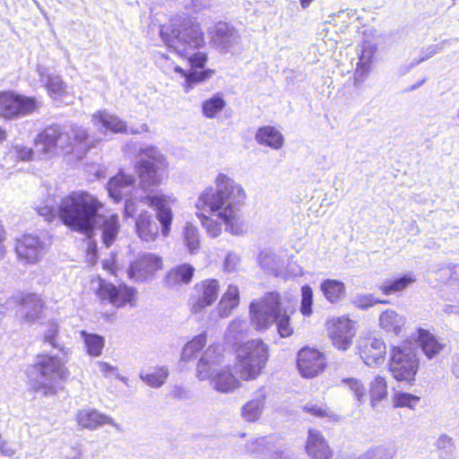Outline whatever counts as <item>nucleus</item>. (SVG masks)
Listing matches in <instances>:
<instances>
[{
	"label": "nucleus",
	"mask_w": 459,
	"mask_h": 459,
	"mask_svg": "<svg viewBox=\"0 0 459 459\" xmlns=\"http://www.w3.org/2000/svg\"><path fill=\"white\" fill-rule=\"evenodd\" d=\"M102 203L87 191H73L64 197L58 206L60 221L68 228L86 235L89 238L94 230H100L106 247H110L120 230L119 217L116 213L102 215Z\"/></svg>",
	"instance_id": "1"
},
{
	"label": "nucleus",
	"mask_w": 459,
	"mask_h": 459,
	"mask_svg": "<svg viewBox=\"0 0 459 459\" xmlns=\"http://www.w3.org/2000/svg\"><path fill=\"white\" fill-rule=\"evenodd\" d=\"M160 35L169 48L188 59L191 66L188 72L178 65L174 68L175 72L185 77L186 92L193 89L195 84L204 82L213 75V70H204L207 62L206 54L193 53L205 44L204 32L197 22L187 17L174 18L169 25L160 27Z\"/></svg>",
	"instance_id": "2"
},
{
	"label": "nucleus",
	"mask_w": 459,
	"mask_h": 459,
	"mask_svg": "<svg viewBox=\"0 0 459 459\" xmlns=\"http://www.w3.org/2000/svg\"><path fill=\"white\" fill-rule=\"evenodd\" d=\"M43 343L48 344L57 350L60 355L39 353L36 356L34 363L27 366L25 374L27 384L35 393L43 396L56 395L62 388V384L70 377L66 367L71 351L63 342H58V325L49 322L43 333Z\"/></svg>",
	"instance_id": "3"
},
{
	"label": "nucleus",
	"mask_w": 459,
	"mask_h": 459,
	"mask_svg": "<svg viewBox=\"0 0 459 459\" xmlns=\"http://www.w3.org/2000/svg\"><path fill=\"white\" fill-rule=\"evenodd\" d=\"M216 187L206 188L196 202L198 210L214 213L223 221L231 233L240 232L238 221L247 195L244 188L226 174L220 173L215 178Z\"/></svg>",
	"instance_id": "4"
},
{
	"label": "nucleus",
	"mask_w": 459,
	"mask_h": 459,
	"mask_svg": "<svg viewBox=\"0 0 459 459\" xmlns=\"http://www.w3.org/2000/svg\"><path fill=\"white\" fill-rule=\"evenodd\" d=\"M249 309L251 324L255 329L264 330L276 323L281 337L286 338L292 334L293 329L290 325V316L286 310L282 309L278 293H267L262 300L253 301Z\"/></svg>",
	"instance_id": "5"
},
{
	"label": "nucleus",
	"mask_w": 459,
	"mask_h": 459,
	"mask_svg": "<svg viewBox=\"0 0 459 459\" xmlns=\"http://www.w3.org/2000/svg\"><path fill=\"white\" fill-rule=\"evenodd\" d=\"M135 169L139 174L142 187L148 191L149 187L160 184L167 170V161L157 147L145 146L140 148L137 152Z\"/></svg>",
	"instance_id": "6"
},
{
	"label": "nucleus",
	"mask_w": 459,
	"mask_h": 459,
	"mask_svg": "<svg viewBox=\"0 0 459 459\" xmlns=\"http://www.w3.org/2000/svg\"><path fill=\"white\" fill-rule=\"evenodd\" d=\"M237 370L244 380L256 378L268 359L267 346L262 340H251L237 350Z\"/></svg>",
	"instance_id": "7"
},
{
	"label": "nucleus",
	"mask_w": 459,
	"mask_h": 459,
	"mask_svg": "<svg viewBox=\"0 0 459 459\" xmlns=\"http://www.w3.org/2000/svg\"><path fill=\"white\" fill-rule=\"evenodd\" d=\"M419 366L420 359L415 348L405 345L392 350L388 367L392 377L397 382L412 385Z\"/></svg>",
	"instance_id": "8"
},
{
	"label": "nucleus",
	"mask_w": 459,
	"mask_h": 459,
	"mask_svg": "<svg viewBox=\"0 0 459 459\" xmlns=\"http://www.w3.org/2000/svg\"><path fill=\"white\" fill-rule=\"evenodd\" d=\"M34 98L18 94L12 91H0V117L15 120L29 116L38 109Z\"/></svg>",
	"instance_id": "9"
},
{
	"label": "nucleus",
	"mask_w": 459,
	"mask_h": 459,
	"mask_svg": "<svg viewBox=\"0 0 459 459\" xmlns=\"http://www.w3.org/2000/svg\"><path fill=\"white\" fill-rule=\"evenodd\" d=\"M211 46L221 54H234L240 44L241 38L233 25L219 22L210 30Z\"/></svg>",
	"instance_id": "10"
},
{
	"label": "nucleus",
	"mask_w": 459,
	"mask_h": 459,
	"mask_svg": "<svg viewBox=\"0 0 459 459\" xmlns=\"http://www.w3.org/2000/svg\"><path fill=\"white\" fill-rule=\"evenodd\" d=\"M46 252V243L36 235L25 234L16 240L15 253L18 260L22 263L37 264Z\"/></svg>",
	"instance_id": "11"
},
{
	"label": "nucleus",
	"mask_w": 459,
	"mask_h": 459,
	"mask_svg": "<svg viewBox=\"0 0 459 459\" xmlns=\"http://www.w3.org/2000/svg\"><path fill=\"white\" fill-rule=\"evenodd\" d=\"M357 348L359 357L368 367H376L385 360L386 347L382 339L373 336L360 338Z\"/></svg>",
	"instance_id": "12"
},
{
	"label": "nucleus",
	"mask_w": 459,
	"mask_h": 459,
	"mask_svg": "<svg viewBox=\"0 0 459 459\" xmlns=\"http://www.w3.org/2000/svg\"><path fill=\"white\" fill-rule=\"evenodd\" d=\"M297 366L303 377L312 378L323 371L325 359L318 351L303 348L298 353Z\"/></svg>",
	"instance_id": "13"
},
{
	"label": "nucleus",
	"mask_w": 459,
	"mask_h": 459,
	"mask_svg": "<svg viewBox=\"0 0 459 459\" xmlns=\"http://www.w3.org/2000/svg\"><path fill=\"white\" fill-rule=\"evenodd\" d=\"M328 332L333 344L342 351L351 346L356 333L353 322L346 317L333 319L328 326Z\"/></svg>",
	"instance_id": "14"
},
{
	"label": "nucleus",
	"mask_w": 459,
	"mask_h": 459,
	"mask_svg": "<svg viewBox=\"0 0 459 459\" xmlns=\"http://www.w3.org/2000/svg\"><path fill=\"white\" fill-rule=\"evenodd\" d=\"M135 290L134 288H129L126 285L119 287L114 284L100 281L98 290V296L101 300H108L110 304L117 307H124L126 303H130L134 298Z\"/></svg>",
	"instance_id": "15"
},
{
	"label": "nucleus",
	"mask_w": 459,
	"mask_h": 459,
	"mask_svg": "<svg viewBox=\"0 0 459 459\" xmlns=\"http://www.w3.org/2000/svg\"><path fill=\"white\" fill-rule=\"evenodd\" d=\"M197 297L191 302L193 313H199L206 307L211 306L218 298L219 281L217 280H205L195 285Z\"/></svg>",
	"instance_id": "16"
},
{
	"label": "nucleus",
	"mask_w": 459,
	"mask_h": 459,
	"mask_svg": "<svg viewBox=\"0 0 459 459\" xmlns=\"http://www.w3.org/2000/svg\"><path fill=\"white\" fill-rule=\"evenodd\" d=\"M161 266L160 257L153 254H144L130 265L128 275L130 278L143 281L154 274Z\"/></svg>",
	"instance_id": "17"
},
{
	"label": "nucleus",
	"mask_w": 459,
	"mask_h": 459,
	"mask_svg": "<svg viewBox=\"0 0 459 459\" xmlns=\"http://www.w3.org/2000/svg\"><path fill=\"white\" fill-rule=\"evenodd\" d=\"M143 202L156 210V218L161 227V234L167 237L170 231V225L173 220V213L168 207L167 197L163 195H154L144 197Z\"/></svg>",
	"instance_id": "18"
},
{
	"label": "nucleus",
	"mask_w": 459,
	"mask_h": 459,
	"mask_svg": "<svg viewBox=\"0 0 459 459\" xmlns=\"http://www.w3.org/2000/svg\"><path fill=\"white\" fill-rule=\"evenodd\" d=\"M222 361V354L220 345H211L204 352L197 364V377L200 380H206L212 377L218 370Z\"/></svg>",
	"instance_id": "19"
},
{
	"label": "nucleus",
	"mask_w": 459,
	"mask_h": 459,
	"mask_svg": "<svg viewBox=\"0 0 459 459\" xmlns=\"http://www.w3.org/2000/svg\"><path fill=\"white\" fill-rule=\"evenodd\" d=\"M92 121L95 126H101V129L110 130L114 133H126V134H140L143 132H148L149 127L146 124L141 126L139 129L128 130L126 123L115 115L107 113L106 111H100L92 116Z\"/></svg>",
	"instance_id": "20"
},
{
	"label": "nucleus",
	"mask_w": 459,
	"mask_h": 459,
	"mask_svg": "<svg viewBox=\"0 0 459 459\" xmlns=\"http://www.w3.org/2000/svg\"><path fill=\"white\" fill-rule=\"evenodd\" d=\"M57 148L70 152L75 144L86 143L89 138L87 131L82 126H58V135L56 137Z\"/></svg>",
	"instance_id": "21"
},
{
	"label": "nucleus",
	"mask_w": 459,
	"mask_h": 459,
	"mask_svg": "<svg viewBox=\"0 0 459 459\" xmlns=\"http://www.w3.org/2000/svg\"><path fill=\"white\" fill-rule=\"evenodd\" d=\"M134 183L135 178L134 176L119 172L109 179L107 184V190L109 196L116 203H118L131 194Z\"/></svg>",
	"instance_id": "22"
},
{
	"label": "nucleus",
	"mask_w": 459,
	"mask_h": 459,
	"mask_svg": "<svg viewBox=\"0 0 459 459\" xmlns=\"http://www.w3.org/2000/svg\"><path fill=\"white\" fill-rule=\"evenodd\" d=\"M416 341L421 351L429 359L436 358L446 347V344L441 342L437 336L423 328L417 330Z\"/></svg>",
	"instance_id": "23"
},
{
	"label": "nucleus",
	"mask_w": 459,
	"mask_h": 459,
	"mask_svg": "<svg viewBox=\"0 0 459 459\" xmlns=\"http://www.w3.org/2000/svg\"><path fill=\"white\" fill-rule=\"evenodd\" d=\"M77 421L84 429H95L104 424H108L119 429V425L114 420L95 409H83L77 413Z\"/></svg>",
	"instance_id": "24"
},
{
	"label": "nucleus",
	"mask_w": 459,
	"mask_h": 459,
	"mask_svg": "<svg viewBox=\"0 0 459 459\" xmlns=\"http://www.w3.org/2000/svg\"><path fill=\"white\" fill-rule=\"evenodd\" d=\"M267 394L264 387L259 388L254 397L243 405L241 415L246 421L255 422L263 413Z\"/></svg>",
	"instance_id": "25"
},
{
	"label": "nucleus",
	"mask_w": 459,
	"mask_h": 459,
	"mask_svg": "<svg viewBox=\"0 0 459 459\" xmlns=\"http://www.w3.org/2000/svg\"><path fill=\"white\" fill-rule=\"evenodd\" d=\"M307 452L313 459H330L332 452L323 436L316 430H309Z\"/></svg>",
	"instance_id": "26"
},
{
	"label": "nucleus",
	"mask_w": 459,
	"mask_h": 459,
	"mask_svg": "<svg viewBox=\"0 0 459 459\" xmlns=\"http://www.w3.org/2000/svg\"><path fill=\"white\" fill-rule=\"evenodd\" d=\"M135 230L142 240L150 242L156 239L159 234V226L153 217L144 212L135 221Z\"/></svg>",
	"instance_id": "27"
},
{
	"label": "nucleus",
	"mask_w": 459,
	"mask_h": 459,
	"mask_svg": "<svg viewBox=\"0 0 459 459\" xmlns=\"http://www.w3.org/2000/svg\"><path fill=\"white\" fill-rule=\"evenodd\" d=\"M57 135L58 126H51L45 128L35 138L36 151L44 154H52L57 148Z\"/></svg>",
	"instance_id": "28"
},
{
	"label": "nucleus",
	"mask_w": 459,
	"mask_h": 459,
	"mask_svg": "<svg viewBox=\"0 0 459 459\" xmlns=\"http://www.w3.org/2000/svg\"><path fill=\"white\" fill-rule=\"evenodd\" d=\"M406 323V318L393 309H387L379 316V326L386 333L400 334Z\"/></svg>",
	"instance_id": "29"
},
{
	"label": "nucleus",
	"mask_w": 459,
	"mask_h": 459,
	"mask_svg": "<svg viewBox=\"0 0 459 459\" xmlns=\"http://www.w3.org/2000/svg\"><path fill=\"white\" fill-rule=\"evenodd\" d=\"M377 47L369 41H365L358 49L359 62L355 72L356 79L361 80L367 76L370 70V65L376 53Z\"/></svg>",
	"instance_id": "30"
},
{
	"label": "nucleus",
	"mask_w": 459,
	"mask_h": 459,
	"mask_svg": "<svg viewBox=\"0 0 459 459\" xmlns=\"http://www.w3.org/2000/svg\"><path fill=\"white\" fill-rule=\"evenodd\" d=\"M195 268L189 264H183L169 270L165 276V282L169 287L187 284L191 281Z\"/></svg>",
	"instance_id": "31"
},
{
	"label": "nucleus",
	"mask_w": 459,
	"mask_h": 459,
	"mask_svg": "<svg viewBox=\"0 0 459 459\" xmlns=\"http://www.w3.org/2000/svg\"><path fill=\"white\" fill-rule=\"evenodd\" d=\"M209 379L213 388L221 393H230L239 386V381L229 370L218 369Z\"/></svg>",
	"instance_id": "32"
},
{
	"label": "nucleus",
	"mask_w": 459,
	"mask_h": 459,
	"mask_svg": "<svg viewBox=\"0 0 459 459\" xmlns=\"http://www.w3.org/2000/svg\"><path fill=\"white\" fill-rule=\"evenodd\" d=\"M255 140L259 144L269 146L274 150L283 145V136L273 126L260 127L255 134Z\"/></svg>",
	"instance_id": "33"
},
{
	"label": "nucleus",
	"mask_w": 459,
	"mask_h": 459,
	"mask_svg": "<svg viewBox=\"0 0 459 459\" xmlns=\"http://www.w3.org/2000/svg\"><path fill=\"white\" fill-rule=\"evenodd\" d=\"M258 262L263 271L275 277L280 276L284 266L283 260L271 251H262L258 255Z\"/></svg>",
	"instance_id": "34"
},
{
	"label": "nucleus",
	"mask_w": 459,
	"mask_h": 459,
	"mask_svg": "<svg viewBox=\"0 0 459 459\" xmlns=\"http://www.w3.org/2000/svg\"><path fill=\"white\" fill-rule=\"evenodd\" d=\"M22 305L24 309L23 318L27 323L32 324L40 318L43 302L37 294L26 295L22 299Z\"/></svg>",
	"instance_id": "35"
},
{
	"label": "nucleus",
	"mask_w": 459,
	"mask_h": 459,
	"mask_svg": "<svg viewBox=\"0 0 459 459\" xmlns=\"http://www.w3.org/2000/svg\"><path fill=\"white\" fill-rule=\"evenodd\" d=\"M325 299L331 303H337L343 299L346 295V287L343 282L338 280L326 279L320 284Z\"/></svg>",
	"instance_id": "36"
},
{
	"label": "nucleus",
	"mask_w": 459,
	"mask_h": 459,
	"mask_svg": "<svg viewBox=\"0 0 459 459\" xmlns=\"http://www.w3.org/2000/svg\"><path fill=\"white\" fill-rule=\"evenodd\" d=\"M239 303V291L236 285H230L223 294L218 305V312L221 317H227L232 309Z\"/></svg>",
	"instance_id": "37"
},
{
	"label": "nucleus",
	"mask_w": 459,
	"mask_h": 459,
	"mask_svg": "<svg viewBox=\"0 0 459 459\" xmlns=\"http://www.w3.org/2000/svg\"><path fill=\"white\" fill-rule=\"evenodd\" d=\"M40 82L53 97L60 96L65 91V83L57 74H49L43 67H38Z\"/></svg>",
	"instance_id": "38"
},
{
	"label": "nucleus",
	"mask_w": 459,
	"mask_h": 459,
	"mask_svg": "<svg viewBox=\"0 0 459 459\" xmlns=\"http://www.w3.org/2000/svg\"><path fill=\"white\" fill-rule=\"evenodd\" d=\"M169 377V370L165 367L154 368L149 372H142L140 377L148 385L153 388L160 387Z\"/></svg>",
	"instance_id": "39"
},
{
	"label": "nucleus",
	"mask_w": 459,
	"mask_h": 459,
	"mask_svg": "<svg viewBox=\"0 0 459 459\" xmlns=\"http://www.w3.org/2000/svg\"><path fill=\"white\" fill-rule=\"evenodd\" d=\"M81 336L83 339L89 355L98 357L101 354L105 343L102 336L96 333H89L86 331H82Z\"/></svg>",
	"instance_id": "40"
},
{
	"label": "nucleus",
	"mask_w": 459,
	"mask_h": 459,
	"mask_svg": "<svg viewBox=\"0 0 459 459\" xmlns=\"http://www.w3.org/2000/svg\"><path fill=\"white\" fill-rule=\"evenodd\" d=\"M226 106V101L220 93L214 94L212 98L204 100L202 105V111L205 117L214 118Z\"/></svg>",
	"instance_id": "41"
},
{
	"label": "nucleus",
	"mask_w": 459,
	"mask_h": 459,
	"mask_svg": "<svg viewBox=\"0 0 459 459\" xmlns=\"http://www.w3.org/2000/svg\"><path fill=\"white\" fill-rule=\"evenodd\" d=\"M415 281L416 279L412 275L406 274L392 281H385L379 288L383 294L389 296L404 290Z\"/></svg>",
	"instance_id": "42"
},
{
	"label": "nucleus",
	"mask_w": 459,
	"mask_h": 459,
	"mask_svg": "<svg viewBox=\"0 0 459 459\" xmlns=\"http://www.w3.org/2000/svg\"><path fill=\"white\" fill-rule=\"evenodd\" d=\"M247 329V323L246 321L240 319L233 320L229 325L225 333L226 340L232 344H237L244 339Z\"/></svg>",
	"instance_id": "43"
},
{
	"label": "nucleus",
	"mask_w": 459,
	"mask_h": 459,
	"mask_svg": "<svg viewBox=\"0 0 459 459\" xmlns=\"http://www.w3.org/2000/svg\"><path fill=\"white\" fill-rule=\"evenodd\" d=\"M370 397L372 406L380 402L387 395V383L384 377L376 376L370 383Z\"/></svg>",
	"instance_id": "44"
},
{
	"label": "nucleus",
	"mask_w": 459,
	"mask_h": 459,
	"mask_svg": "<svg viewBox=\"0 0 459 459\" xmlns=\"http://www.w3.org/2000/svg\"><path fill=\"white\" fill-rule=\"evenodd\" d=\"M205 343L206 334L204 333L198 334L184 346L181 359L184 361L191 360L194 357H195V354L204 347Z\"/></svg>",
	"instance_id": "45"
},
{
	"label": "nucleus",
	"mask_w": 459,
	"mask_h": 459,
	"mask_svg": "<svg viewBox=\"0 0 459 459\" xmlns=\"http://www.w3.org/2000/svg\"><path fill=\"white\" fill-rule=\"evenodd\" d=\"M303 410L317 418H333L334 414L333 411L323 403L315 401L307 402L304 406Z\"/></svg>",
	"instance_id": "46"
},
{
	"label": "nucleus",
	"mask_w": 459,
	"mask_h": 459,
	"mask_svg": "<svg viewBox=\"0 0 459 459\" xmlns=\"http://www.w3.org/2000/svg\"><path fill=\"white\" fill-rule=\"evenodd\" d=\"M184 239L189 252L195 253L200 247L197 228L191 223H186L184 230Z\"/></svg>",
	"instance_id": "47"
},
{
	"label": "nucleus",
	"mask_w": 459,
	"mask_h": 459,
	"mask_svg": "<svg viewBox=\"0 0 459 459\" xmlns=\"http://www.w3.org/2000/svg\"><path fill=\"white\" fill-rule=\"evenodd\" d=\"M342 382L344 383L349 387V389L352 392L354 397L359 403L365 402L367 397V388L364 386L360 380L350 377L343 378Z\"/></svg>",
	"instance_id": "48"
},
{
	"label": "nucleus",
	"mask_w": 459,
	"mask_h": 459,
	"mask_svg": "<svg viewBox=\"0 0 459 459\" xmlns=\"http://www.w3.org/2000/svg\"><path fill=\"white\" fill-rule=\"evenodd\" d=\"M420 400V398L417 395L409 393L397 392L394 397V403L395 407H408L410 409H414Z\"/></svg>",
	"instance_id": "49"
},
{
	"label": "nucleus",
	"mask_w": 459,
	"mask_h": 459,
	"mask_svg": "<svg viewBox=\"0 0 459 459\" xmlns=\"http://www.w3.org/2000/svg\"><path fill=\"white\" fill-rule=\"evenodd\" d=\"M395 455L393 447L377 446L363 454L364 459H392Z\"/></svg>",
	"instance_id": "50"
},
{
	"label": "nucleus",
	"mask_w": 459,
	"mask_h": 459,
	"mask_svg": "<svg viewBox=\"0 0 459 459\" xmlns=\"http://www.w3.org/2000/svg\"><path fill=\"white\" fill-rule=\"evenodd\" d=\"M313 290L308 285L301 289V307L300 311L304 316H309L312 313Z\"/></svg>",
	"instance_id": "51"
},
{
	"label": "nucleus",
	"mask_w": 459,
	"mask_h": 459,
	"mask_svg": "<svg viewBox=\"0 0 459 459\" xmlns=\"http://www.w3.org/2000/svg\"><path fill=\"white\" fill-rule=\"evenodd\" d=\"M352 302L357 307L361 309H368L378 303H387L385 300L375 299L371 294L357 295Z\"/></svg>",
	"instance_id": "52"
},
{
	"label": "nucleus",
	"mask_w": 459,
	"mask_h": 459,
	"mask_svg": "<svg viewBox=\"0 0 459 459\" xmlns=\"http://www.w3.org/2000/svg\"><path fill=\"white\" fill-rule=\"evenodd\" d=\"M267 444L266 437H258L246 444V451L249 455H260L264 453Z\"/></svg>",
	"instance_id": "53"
},
{
	"label": "nucleus",
	"mask_w": 459,
	"mask_h": 459,
	"mask_svg": "<svg viewBox=\"0 0 459 459\" xmlns=\"http://www.w3.org/2000/svg\"><path fill=\"white\" fill-rule=\"evenodd\" d=\"M197 215L201 219L202 225L206 229L207 233L212 238H216L220 235L221 230V226L218 224L217 221L207 217L206 215H204L203 213L200 215L197 213Z\"/></svg>",
	"instance_id": "54"
},
{
	"label": "nucleus",
	"mask_w": 459,
	"mask_h": 459,
	"mask_svg": "<svg viewBox=\"0 0 459 459\" xmlns=\"http://www.w3.org/2000/svg\"><path fill=\"white\" fill-rule=\"evenodd\" d=\"M9 154L17 160L26 161L31 159L33 151L31 148L22 145H15L10 150Z\"/></svg>",
	"instance_id": "55"
},
{
	"label": "nucleus",
	"mask_w": 459,
	"mask_h": 459,
	"mask_svg": "<svg viewBox=\"0 0 459 459\" xmlns=\"http://www.w3.org/2000/svg\"><path fill=\"white\" fill-rule=\"evenodd\" d=\"M36 210L41 217L47 221H52L56 217V212L53 205L44 204L42 206H37Z\"/></svg>",
	"instance_id": "56"
},
{
	"label": "nucleus",
	"mask_w": 459,
	"mask_h": 459,
	"mask_svg": "<svg viewBox=\"0 0 459 459\" xmlns=\"http://www.w3.org/2000/svg\"><path fill=\"white\" fill-rule=\"evenodd\" d=\"M238 264L239 257L235 253L230 252L224 260V270L232 273L237 270Z\"/></svg>",
	"instance_id": "57"
},
{
	"label": "nucleus",
	"mask_w": 459,
	"mask_h": 459,
	"mask_svg": "<svg viewBox=\"0 0 459 459\" xmlns=\"http://www.w3.org/2000/svg\"><path fill=\"white\" fill-rule=\"evenodd\" d=\"M437 447L439 450H444L446 452H451L454 447L453 439L447 435H442L437 440Z\"/></svg>",
	"instance_id": "58"
},
{
	"label": "nucleus",
	"mask_w": 459,
	"mask_h": 459,
	"mask_svg": "<svg viewBox=\"0 0 459 459\" xmlns=\"http://www.w3.org/2000/svg\"><path fill=\"white\" fill-rule=\"evenodd\" d=\"M441 50H442V47L438 46V45H431V46L428 47L427 48L422 50L421 54L423 56L417 62L412 64V65H419L420 63L430 58L431 56H433L434 55H436L437 53H438Z\"/></svg>",
	"instance_id": "59"
},
{
	"label": "nucleus",
	"mask_w": 459,
	"mask_h": 459,
	"mask_svg": "<svg viewBox=\"0 0 459 459\" xmlns=\"http://www.w3.org/2000/svg\"><path fill=\"white\" fill-rule=\"evenodd\" d=\"M170 397L177 400H187L190 398V394L187 389L183 386L176 385L169 392Z\"/></svg>",
	"instance_id": "60"
},
{
	"label": "nucleus",
	"mask_w": 459,
	"mask_h": 459,
	"mask_svg": "<svg viewBox=\"0 0 459 459\" xmlns=\"http://www.w3.org/2000/svg\"><path fill=\"white\" fill-rule=\"evenodd\" d=\"M136 212L135 202L130 197L125 201L124 214L126 217H133Z\"/></svg>",
	"instance_id": "61"
},
{
	"label": "nucleus",
	"mask_w": 459,
	"mask_h": 459,
	"mask_svg": "<svg viewBox=\"0 0 459 459\" xmlns=\"http://www.w3.org/2000/svg\"><path fill=\"white\" fill-rule=\"evenodd\" d=\"M192 9L198 13L211 6V0H192Z\"/></svg>",
	"instance_id": "62"
},
{
	"label": "nucleus",
	"mask_w": 459,
	"mask_h": 459,
	"mask_svg": "<svg viewBox=\"0 0 459 459\" xmlns=\"http://www.w3.org/2000/svg\"><path fill=\"white\" fill-rule=\"evenodd\" d=\"M98 366H99L100 371L104 376H108L109 374H113L117 371V368L116 367H113L110 364L104 362V361H98Z\"/></svg>",
	"instance_id": "63"
},
{
	"label": "nucleus",
	"mask_w": 459,
	"mask_h": 459,
	"mask_svg": "<svg viewBox=\"0 0 459 459\" xmlns=\"http://www.w3.org/2000/svg\"><path fill=\"white\" fill-rule=\"evenodd\" d=\"M452 373L456 378H459V355H455L453 358Z\"/></svg>",
	"instance_id": "64"
}]
</instances>
